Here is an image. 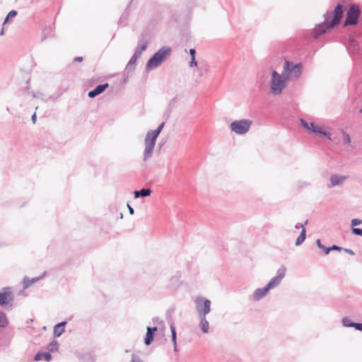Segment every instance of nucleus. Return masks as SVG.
Wrapping results in <instances>:
<instances>
[{
    "mask_svg": "<svg viewBox=\"0 0 362 362\" xmlns=\"http://www.w3.org/2000/svg\"><path fill=\"white\" fill-rule=\"evenodd\" d=\"M165 123L162 122L158 127L154 129L148 131L145 136L144 144L145 149L144 151V160L146 161L148 160L153 154V151L155 147L156 141L162 131Z\"/></svg>",
    "mask_w": 362,
    "mask_h": 362,
    "instance_id": "2",
    "label": "nucleus"
},
{
    "mask_svg": "<svg viewBox=\"0 0 362 362\" xmlns=\"http://www.w3.org/2000/svg\"><path fill=\"white\" fill-rule=\"evenodd\" d=\"M305 238H306V230L305 228H303L300 235H298V237L296 239V241L295 243L296 246H300L305 241Z\"/></svg>",
    "mask_w": 362,
    "mask_h": 362,
    "instance_id": "23",
    "label": "nucleus"
},
{
    "mask_svg": "<svg viewBox=\"0 0 362 362\" xmlns=\"http://www.w3.org/2000/svg\"><path fill=\"white\" fill-rule=\"evenodd\" d=\"M174 351H177V344L176 345H174Z\"/></svg>",
    "mask_w": 362,
    "mask_h": 362,
    "instance_id": "49",
    "label": "nucleus"
},
{
    "mask_svg": "<svg viewBox=\"0 0 362 362\" xmlns=\"http://www.w3.org/2000/svg\"><path fill=\"white\" fill-rule=\"evenodd\" d=\"M40 279V278H33V279H29L28 277H25L23 279V287L24 288H28L29 286H30L33 284H34L35 282H36L37 281H38Z\"/></svg>",
    "mask_w": 362,
    "mask_h": 362,
    "instance_id": "24",
    "label": "nucleus"
},
{
    "mask_svg": "<svg viewBox=\"0 0 362 362\" xmlns=\"http://www.w3.org/2000/svg\"><path fill=\"white\" fill-rule=\"evenodd\" d=\"M170 331H171L172 341L173 342V345H176V344H177L176 332H175V328L173 325H170Z\"/></svg>",
    "mask_w": 362,
    "mask_h": 362,
    "instance_id": "28",
    "label": "nucleus"
},
{
    "mask_svg": "<svg viewBox=\"0 0 362 362\" xmlns=\"http://www.w3.org/2000/svg\"><path fill=\"white\" fill-rule=\"evenodd\" d=\"M13 300V294L11 288L8 287L4 288L0 292V305H6Z\"/></svg>",
    "mask_w": 362,
    "mask_h": 362,
    "instance_id": "10",
    "label": "nucleus"
},
{
    "mask_svg": "<svg viewBox=\"0 0 362 362\" xmlns=\"http://www.w3.org/2000/svg\"><path fill=\"white\" fill-rule=\"evenodd\" d=\"M52 358V356L49 352H38L35 356V361H40L45 359L47 361H49Z\"/></svg>",
    "mask_w": 362,
    "mask_h": 362,
    "instance_id": "22",
    "label": "nucleus"
},
{
    "mask_svg": "<svg viewBox=\"0 0 362 362\" xmlns=\"http://www.w3.org/2000/svg\"><path fill=\"white\" fill-rule=\"evenodd\" d=\"M362 223V220L358 218H354L351 221V226L352 228H354L356 226L361 225Z\"/></svg>",
    "mask_w": 362,
    "mask_h": 362,
    "instance_id": "31",
    "label": "nucleus"
},
{
    "mask_svg": "<svg viewBox=\"0 0 362 362\" xmlns=\"http://www.w3.org/2000/svg\"><path fill=\"white\" fill-rule=\"evenodd\" d=\"M146 329H147V332L146 334V337H145L144 341H145V344L146 346H149L153 341L154 333H155V332H156L158 330V327H147Z\"/></svg>",
    "mask_w": 362,
    "mask_h": 362,
    "instance_id": "14",
    "label": "nucleus"
},
{
    "mask_svg": "<svg viewBox=\"0 0 362 362\" xmlns=\"http://www.w3.org/2000/svg\"><path fill=\"white\" fill-rule=\"evenodd\" d=\"M189 54L191 55V58H195L196 50L194 49H190Z\"/></svg>",
    "mask_w": 362,
    "mask_h": 362,
    "instance_id": "42",
    "label": "nucleus"
},
{
    "mask_svg": "<svg viewBox=\"0 0 362 362\" xmlns=\"http://www.w3.org/2000/svg\"><path fill=\"white\" fill-rule=\"evenodd\" d=\"M109 84L107 83L98 85L93 90L88 92V95L90 98H93L95 96L100 95L103 93L107 88H108Z\"/></svg>",
    "mask_w": 362,
    "mask_h": 362,
    "instance_id": "12",
    "label": "nucleus"
},
{
    "mask_svg": "<svg viewBox=\"0 0 362 362\" xmlns=\"http://www.w3.org/2000/svg\"><path fill=\"white\" fill-rule=\"evenodd\" d=\"M360 14L361 10L359 6L356 4H351L346 13L344 26L356 25Z\"/></svg>",
    "mask_w": 362,
    "mask_h": 362,
    "instance_id": "7",
    "label": "nucleus"
},
{
    "mask_svg": "<svg viewBox=\"0 0 362 362\" xmlns=\"http://www.w3.org/2000/svg\"><path fill=\"white\" fill-rule=\"evenodd\" d=\"M171 52V48L164 46L159 49L147 62L146 69H153L159 66Z\"/></svg>",
    "mask_w": 362,
    "mask_h": 362,
    "instance_id": "3",
    "label": "nucleus"
},
{
    "mask_svg": "<svg viewBox=\"0 0 362 362\" xmlns=\"http://www.w3.org/2000/svg\"><path fill=\"white\" fill-rule=\"evenodd\" d=\"M351 232L354 235L362 236V228H352Z\"/></svg>",
    "mask_w": 362,
    "mask_h": 362,
    "instance_id": "32",
    "label": "nucleus"
},
{
    "mask_svg": "<svg viewBox=\"0 0 362 362\" xmlns=\"http://www.w3.org/2000/svg\"><path fill=\"white\" fill-rule=\"evenodd\" d=\"M31 119L34 124L36 122L37 116L35 112L32 115Z\"/></svg>",
    "mask_w": 362,
    "mask_h": 362,
    "instance_id": "45",
    "label": "nucleus"
},
{
    "mask_svg": "<svg viewBox=\"0 0 362 362\" xmlns=\"http://www.w3.org/2000/svg\"><path fill=\"white\" fill-rule=\"evenodd\" d=\"M332 250L341 251V250H343V247L337 246V245H332V247H329L326 250V255L329 254V252L332 251Z\"/></svg>",
    "mask_w": 362,
    "mask_h": 362,
    "instance_id": "30",
    "label": "nucleus"
},
{
    "mask_svg": "<svg viewBox=\"0 0 362 362\" xmlns=\"http://www.w3.org/2000/svg\"><path fill=\"white\" fill-rule=\"evenodd\" d=\"M300 124L307 130L309 129V123L304 119H300Z\"/></svg>",
    "mask_w": 362,
    "mask_h": 362,
    "instance_id": "35",
    "label": "nucleus"
},
{
    "mask_svg": "<svg viewBox=\"0 0 362 362\" xmlns=\"http://www.w3.org/2000/svg\"><path fill=\"white\" fill-rule=\"evenodd\" d=\"M199 327L203 333H208L209 328V323L206 317H200Z\"/></svg>",
    "mask_w": 362,
    "mask_h": 362,
    "instance_id": "21",
    "label": "nucleus"
},
{
    "mask_svg": "<svg viewBox=\"0 0 362 362\" xmlns=\"http://www.w3.org/2000/svg\"><path fill=\"white\" fill-rule=\"evenodd\" d=\"M316 244H317V246L321 249V250H323L325 251V252L326 253V250L328 248L325 246H324L322 243H321V241L320 239H317L316 240Z\"/></svg>",
    "mask_w": 362,
    "mask_h": 362,
    "instance_id": "34",
    "label": "nucleus"
},
{
    "mask_svg": "<svg viewBox=\"0 0 362 362\" xmlns=\"http://www.w3.org/2000/svg\"><path fill=\"white\" fill-rule=\"evenodd\" d=\"M353 327L362 332V323L354 322Z\"/></svg>",
    "mask_w": 362,
    "mask_h": 362,
    "instance_id": "36",
    "label": "nucleus"
},
{
    "mask_svg": "<svg viewBox=\"0 0 362 362\" xmlns=\"http://www.w3.org/2000/svg\"><path fill=\"white\" fill-rule=\"evenodd\" d=\"M0 35H4V28H1V32H0Z\"/></svg>",
    "mask_w": 362,
    "mask_h": 362,
    "instance_id": "48",
    "label": "nucleus"
},
{
    "mask_svg": "<svg viewBox=\"0 0 362 362\" xmlns=\"http://www.w3.org/2000/svg\"><path fill=\"white\" fill-rule=\"evenodd\" d=\"M66 324V322L64 321L62 322L58 323L54 327V336L55 337H60L64 332V327Z\"/></svg>",
    "mask_w": 362,
    "mask_h": 362,
    "instance_id": "18",
    "label": "nucleus"
},
{
    "mask_svg": "<svg viewBox=\"0 0 362 362\" xmlns=\"http://www.w3.org/2000/svg\"><path fill=\"white\" fill-rule=\"evenodd\" d=\"M153 322H154V323H156V322H159V321H160V320H159V318H158V317H156V318H153Z\"/></svg>",
    "mask_w": 362,
    "mask_h": 362,
    "instance_id": "47",
    "label": "nucleus"
},
{
    "mask_svg": "<svg viewBox=\"0 0 362 362\" xmlns=\"http://www.w3.org/2000/svg\"><path fill=\"white\" fill-rule=\"evenodd\" d=\"M74 61L76 62H81L83 61V57H76L74 58Z\"/></svg>",
    "mask_w": 362,
    "mask_h": 362,
    "instance_id": "44",
    "label": "nucleus"
},
{
    "mask_svg": "<svg viewBox=\"0 0 362 362\" xmlns=\"http://www.w3.org/2000/svg\"><path fill=\"white\" fill-rule=\"evenodd\" d=\"M303 64L301 63L295 64L292 62L286 60L284 64L282 74L287 81L296 80L300 78L302 74Z\"/></svg>",
    "mask_w": 362,
    "mask_h": 362,
    "instance_id": "4",
    "label": "nucleus"
},
{
    "mask_svg": "<svg viewBox=\"0 0 362 362\" xmlns=\"http://www.w3.org/2000/svg\"><path fill=\"white\" fill-rule=\"evenodd\" d=\"M141 54H142V52H141V51H140V50H139V49H137L136 48L135 52H134V54H133V55H134V56H135V57H136L137 58H139V57H141Z\"/></svg>",
    "mask_w": 362,
    "mask_h": 362,
    "instance_id": "39",
    "label": "nucleus"
},
{
    "mask_svg": "<svg viewBox=\"0 0 362 362\" xmlns=\"http://www.w3.org/2000/svg\"><path fill=\"white\" fill-rule=\"evenodd\" d=\"M269 291V290L266 286L264 288H257L253 293V299L257 301L259 300L264 297H265Z\"/></svg>",
    "mask_w": 362,
    "mask_h": 362,
    "instance_id": "15",
    "label": "nucleus"
},
{
    "mask_svg": "<svg viewBox=\"0 0 362 362\" xmlns=\"http://www.w3.org/2000/svg\"><path fill=\"white\" fill-rule=\"evenodd\" d=\"M308 220H306V221H305L304 224H302V223H297V224L295 226V228H296V229H298V228H300L303 229V228H305V225H307V224H308Z\"/></svg>",
    "mask_w": 362,
    "mask_h": 362,
    "instance_id": "37",
    "label": "nucleus"
},
{
    "mask_svg": "<svg viewBox=\"0 0 362 362\" xmlns=\"http://www.w3.org/2000/svg\"><path fill=\"white\" fill-rule=\"evenodd\" d=\"M312 132L313 133H315L316 134H320V135H322L324 136H325L326 138H327L328 139L331 140V134L329 133V132H327L325 131H323L321 128L320 126L319 125H316L315 126L314 129H312Z\"/></svg>",
    "mask_w": 362,
    "mask_h": 362,
    "instance_id": "19",
    "label": "nucleus"
},
{
    "mask_svg": "<svg viewBox=\"0 0 362 362\" xmlns=\"http://www.w3.org/2000/svg\"><path fill=\"white\" fill-rule=\"evenodd\" d=\"M148 44V38L146 33L140 35L136 49L141 51L142 52L146 49Z\"/></svg>",
    "mask_w": 362,
    "mask_h": 362,
    "instance_id": "13",
    "label": "nucleus"
},
{
    "mask_svg": "<svg viewBox=\"0 0 362 362\" xmlns=\"http://www.w3.org/2000/svg\"><path fill=\"white\" fill-rule=\"evenodd\" d=\"M151 190L149 188H143L140 190H136L134 192V197L139 198L141 197H148L151 194Z\"/></svg>",
    "mask_w": 362,
    "mask_h": 362,
    "instance_id": "20",
    "label": "nucleus"
},
{
    "mask_svg": "<svg viewBox=\"0 0 362 362\" xmlns=\"http://www.w3.org/2000/svg\"><path fill=\"white\" fill-rule=\"evenodd\" d=\"M315 126V124L314 122L309 123V129H308V131L309 132H312V129H314Z\"/></svg>",
    "mask_w": 362,
    "mask_h": 362,
    "instance_id": "43",
    "label": "nucleus"
},
{
    "mask_svg": "<svg viewBox=\"0 0 362 362\" xmlns=\"http://www.w3.org/2000/svg\"><path fill=\"white\" fill-rule=\"evenodd\" d=\"M129 362H144L141 358L137 355L133 354L131 357V360Z\"/></svg>",
    "mask_w": 362,
    "mask_h": 362,
    "instance_id": "33",
    "label": "nucleus"
},
{
    "mask_svg": "<svg viewBox=\"0 0 362 362\" xmlns=\"http://www.w3.org/2000/svg\"><path fill=\"white\" fill-rule=\"evenodd\" d=\"M360 112H362V109L360 110Z\"/></svg>",
    "mask_w": 362,
    "mask_h": 362,
    "instance_id": "50",
    "label": "nucleus"
},
{
    "mask_svg": "<svg viewBox=\"0 0 362 362\" xmlns=\"http://www.w3.org/2000/svg\"><path fill=\"white\" fill-rule=\"evenodd\" d=\"M127 206H128L129 214L132 215L134 214V209L129 204Z\"/></svg>",
    "mask_w": 362,
    "mask_h": 362,
    "instance_id": "46",
    "label": "nucleus"
},
{
    "mask_svg": "<svg viewBox=\"0 0 362 362\" xmlns=\"http://www.w3.org/2000/svg\"><path fill=\"white\" fill-rule=\"evenodd\" d=\"M17 14H18V12L15 10H11V11H9L4 21L3 25H4L6 23H7L10 18H14L15 16H16Z\"/></svg>",
    "mask_w": 362,
    "mask_h": 362,
    "instance_id": "26",
    "label": "nucleus"
},
{
    "mask_svg": "<svg viewBox=\"0 0 362 362\" xmlns=\"http://www.w3.org/2000/svg\"><path fill=\"white\" fill-rule=\"evenodd\" d=\"M359 45L357 41L353 38L349 39L347 50L350 54H356L359 50Z\"/></svg>",
    "mask_w": 362,
    "mask_h": 362,
    "instance_id": "16",
    "label": "nucleus"
},
{
    "mask_svg": "<svg viewBox=\"0 0 362 362\" xmlns=\"http://www.w3.org/2000/svg\"><path fill=\"white\" fill-rule=\"evenodd\" d=\"M57 342L56 341H53L52 343H51L49 345V351H53L54 348L57 346Z\"/></svg>",
    "mask_w": 362,
    "mask_h": 362,
    "instance_id": "41",
    "label": "nucleus"
},
{
    "mask_svg": "<svg viewBox=\"0 0 362 362\" xmlns=\"http://www.w3.org/2000/svg\"><path fill=\"white\" fill-rule=\"evenodd\" d=\"M341 133L343 136V144L347 147H349L351 149H354L356 146L352 144L350 135L344 129L341 130Z\"/></svg>",
    "mask_w": 362,
    "mask_h": 362,
    "instance_id": "17",
    "label": "nucleus"
},
{
    "mask_svg": "<svg viewBox=\"0 0 362 362\" xmlns=\"http://www.w3.org/2000/svg\"><path fill=\"white\" fill-rule=\"evenodd\" d=\"M196 309L199 317H206L211 311V301L202 297H197L195 300Z\"/></svg>",
    "mask_w": 362,
    "mask_h": 362,
    "instance_id": "8",
    "label": "nucleus"
},
{
    "mask_svg": "<svg viewBox=\"0 0 362 362\" xmlns=\"http://www.w3.org/2000/svg\"><path fill=\"white\" fill-rule=\"evenodd\" d=\"M287 79L283 74H280L275 70L272 72L270 81L271 92L274 95H279L286 86Z\"/></svg>",
    "mask_w": 362,
    "mask_h": 362,
    "instance_id": "5",
    "label": "nucleus"
},
{
    "mask_svg": "<svg viewBox=\"0 0 362 362\" xmlns=\"http://www.w3.org/2000/svg\"><path fill=\"white\" fill-rule=\"evenodd\" d=\"M286 272V268L285 266H281L277 270L276 275L274 276L269 283L266 285L269 290L273 289L278 286L281 280L285 276Z\"/></svg>",
    "mask_w": 362,
    "mask_h": 362,
    "instance_id": "9",
    "label": "nucleus"
},
{
    "mask_svg": "<svg viewBox=\"0 0 362 362\" xmlns=\"http://www.w3.org/2000/svg\"><path fill=\"white\" fill-rule=\"evenodd\" d=\"M252 124V122L247 119L235 120L230 123V128L236 134L243 135L249 132Z\"/></svg>",
    "mask_w": 362,
    "mask_h": 362,
    "instance_id": "6",
    "label": "nucleus"
},
{
    "mask_svg": "<svg viewBox=\"0 0 362 362\" xmlns=\"http://www.w3.org/2000/svg\"><path fill=\"white\" fill-rule=\"evenodd\" d=\"M341 322L343 325L346 327H353L354 324V322H351V319L347 317H343L341 320Z\"/></svg>",
    "mask_w": 362,
    "mask_h": 362,
    "instance_id": "25",
    "label": "nucleus"
},
{
    "mask_svg": "<svg viewBox=\"0 0 362 362\" xmlns=\"http://www.w3.org/2000/svg\"><path fill=\"white\" fill-rule=\"evenodd\" d=\"M197 66V62L196 61L195 58H191V62H189V66Z\"/></svg>",
    "mask_w": 362,
    "mask_h": 362,
    "instance_id": "38",
    "label": "nucleus"
},
{
    "mask_svg": "<svg viewBox=\"0 0 362 362\" xmlns=\"http://www.w3.org/2000/svg\"><path fill=\"white\" fill-rule=\"evenodd\" d=\"M343 6L341 4H338L336 6L332 13H325L324 14L325 21L316 25L313 29V33L314 37H319L320 35L325 33L327 30L331 29L339 24L343 16Z\"/></svg>",
    "mask_w": 362,
    "mask_h": 362,
    "instance_id": "1",
    "label": "nucleus"
},
{
    "mask_svg": "<svg viewBox=\"0 0 362 362\" xmlns=\"http://www.w3.org/2000/svg\"><path fill=\"white\" fill-rule=\"evenodd\" d=\"M346 178L347 177L344 175H340L338 174L332 175L330 177V185H329V187H334L341 185Z\"/></svg>",
    "mask_w": 362,
    "mask_h": 362,
    "instance_id": "11",
    "label": "nucleus"
},
{
    "mask_svg": "<svg viewBox=\"0 0 362 362\" xmlns=\"http://www.w3.org/2000/svg\"><path fill=\"white\" fill-rule=\"evenodd\" d=\"M343 250H344L345 252H346V253H348V254H349V255H354V254H355V253H354V252L352 250H351V249H348V248H343Z\"/></svg>",
    "mask_w": 362,
    "mask_h": 362,
    "instance_id": "40",
    "label": "nucleus"
},
{
    "mask_svg": "<svg viewBox=\"0 0 362 362\" xmlns=\"http://www.w3.org/2000/svg\"><path fill=\"white\" fill-rule=\"evenodd\" d=\"M139 58H137L136 57H135L134 55H133L132 57V58L129 59L127 65V69H131L132 66H134L136 65V61Z\"/></svg>",
    "mask_w": 362,
    "mask_h": 362,
    "instance_id": "27",
    "label": "nucleus"
},
{
    "mask_svg": "<svg viewBox=\"0 0 362 362\" xmlns=\"http://www.w3.org/2000/svg\"><path fill=\"white\" fill-rule=\"evenodd\" d=\"M208 70H209V69H208L207 66H206V65L199 66L198 68L199 76H202L205 73L208 72Z\"/></svg>",
    "mask_w": 362,
    "mask_h": 362,
    "instance_id": "29",
    "label": "nucleus"
}]
</instances>
